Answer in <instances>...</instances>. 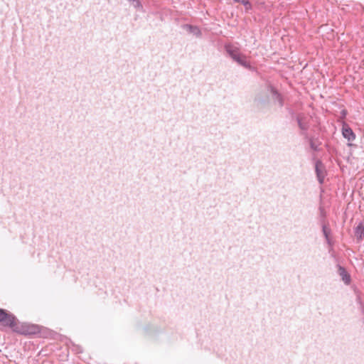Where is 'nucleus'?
Wrapping results in <instances>:
<instances>
[{"label":"nucleus","instance_id":"f257e3e1","mask_svg":"<svg viewBox=\"0 0 364 364\" xmlns=\"http://www.w3.org/2000/svg\"><path fill=\"white\" fill-rule=\"evenodd\" d=\"M0 323L20 334H33L37 330L36 326L18 322L14 315L8 314L2 309H0Z\"/></svg>","mask_w":364,"mask_h":364},{"label":"nucleus","instance_id":"f03ea898","mask_svg":"<svg viewBox=\"0 0 364 364\" xmlns=\"http://www.w3.org/2000/svg\"><path fill=\"white\" fill-rule=\"evenodd\" d=\"M226 51L233 60L237 62L239 65L245 68H250V63L246 60L245 56L242 55L238 49L232 46L228 45L225 46Z\"/></svg>","mask_w":364,"mask_h":364},{"label":"nucleus","instance_id":"7ed1b4c3","mask_svg":"<svg viewBox=\"0 0 364 364\" xmlns=\"http://www.w3.org/2000/svg\"><path fill=\"white\" fill-rule=\"evenodd\" d=\"M315 168L318 181L321 184H322L326 176L324 166L321 161H318L316 163Z\"/></svg>","mask_w":364,"mask_h":364},{"label":"nucleus","instance_id":"20e7f679","mask_svg":"<svg viewBox=\"0 0 364 364\" xmlns=\"http://www.w3.org/2000/svg\"><path fill=\"white\" fill-rule=\"evenodd\" d=\"M342 134L343 137L347 139L349 141H353L355 138V135L353 130L347 125H343Z\"/></svg>","mask_w":364,"mask_h":364},{"label":"nucleus","instance_id":"39448f33","mask_svg":"<svg viewBox=\"0 0 364 364\" xmlns=\"http://www.w3.org/2000/svg\"><path fill=\"white\" fill-rule=\"evenodd\" d=\"M340 275L343 279V281L346 284H349L350 282V277L348 274V272L346 271V269L343 267L339 268Z\"/></svg>","mask_w":364,"mask_h":364},{"label":"nucleus","instance_id":"423d86ee","mask_svg":"<svg viewBox=\"0 0 364 364\" xmlns=\"http://www.w3.org/2000/svg\"><path fill=\"white\" fill-rule=\"evenodd\" d=\"M355 237L361 240L364 236V226L362 223H360L355 229Z\"/></svg>","mask_w":364,"mask_h":364},{"label":"nucleus","instance_id":"0eeeda50","mask_svg":"<svg viewBox=\"0 0 364 364\" xmlns=\"http://www.w3.org/2000/svg\"><path fill=\"white\" fill-rule=\"evenodd\" d=\"M185 28H187V30L193 33L196 36H200V31L198 27L192 26L190 25H186Z\"/></svg>","mask_w":364,"mask_h":364},{"label":"nucleus","instance_id":"6e6552de","mask_svg":"<svg viewBox=\"0 0 364 364\" xmlns=\"http://www.w3.org/2000/svg\"><path fill=\"white\" fill-rule=\"evenodd\" d=\"M131 5L138 11H142L143 6L139 0H128Z\"/></svg>","mask_w":364,"mask_h":364},{"label":"nucleus","instance_id":"1a4fd4ad","mask_svg":"<svg viewBox=\"0 0 364 364\" xmlns=\"http://www.w3.org/2000/svg\"><path fill=\"white\" fill-rule=\"evenodd\" d=\"M323 233L328 243H330L329 235L331 233V230L326 225L323 226Z\"/></svg>","mask_w":364,"mask_h":364},{"label":"nucleus","instance_id":"9d476101","mask_svg":"<svg viewBox=\"0 0 364 364\" xmlns=\"http://www.w3.org/2000/svg\"><path fill=\"white\" fill-rule=\"evenodd\" d=\"M298 124L301 129L306 130L307 129V125L306 123L303 122L301 118L300 117H298Z\"/></svg>","mask_w":364,"mask_h":364},{"label":"nucleus","instance_id":"9b49d317","mask_svg":"<svg viewBox=\"0 0 364 364\" xmlns=\"http://www.w3.org/2000/svg\"><path fill=\"white\" fill-rule=\"evenodd\" d=\"M240 2H241L245 6L247 10L251 9L252 5L248 0H242Z\"/></svg>","mask_w":364,"mask_h":364}]
</instances>
